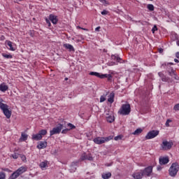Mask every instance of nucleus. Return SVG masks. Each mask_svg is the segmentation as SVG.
<instances>
[{
	"label": "nucleus",
	"instance_id": "f257e3e1",
	"mask_svg": "<svg viewBox=\"0 0 179 179\" xmlns=\"http://www.w3.org/2000/svg\"><path fill=\"white\" fill-rule=\"evenodd\" d=\"M152 173H153V167L150 166L143 170H141L139 172H135L133 173L132 177L134 179H142L143 177H150Z\"/></svg>",
	"mask_w": 179,
	"mask_h": 179
},
{
	"label": "nucleus",
	"instance_id": "f03ea898",
	"mask_svg": "<svg viewBox=\"0 0 179 179\" xmlns=\"http://www.w3.org/2000/svg\"><path fill=\"white\" fill-rule=\"evenodd\" d=\"M0 108L2 110L6 118H10L12 115V111L9 110V106L7 104L3 103V99H0Z\"/></svg>",
	"mask_w": 179,
	"mask_h": 179
},
{
	"label": "nucleus",
	"instance_id": "7ed1b4c3",
	"mask_svg": "<svg viewBox=\"0 0 179 179\" xmlns=\"http://www.w3.org/2000/svg\"><path fill=\"white\" fill-rule=\"evenodd\" d=\"M118 113L121 115H129L131 113V105L129 103L122 104Z\"/></svg>",
	"mask_w": 179,
	"mask_h": 179
},
{
	"label": "nucleus",
	"instance_id": "20e7f679",
	"mask_svg": "<svg viewBox=\"0 0 179 179\" xmlns=\"http://www.w3.org/2000/svg\"><path fill=\"white\" fill-rule=\"evenodd\" d=\"M178 171H179L178 163L177 162L173 163L169 170V176H171V177H176V176H177V173H178Z\"/></svg>",
	"mask_w": 179,
	"mask_h": 179
},
{
	"label": "nucleus",
	"instance_id": "39448f33",
	"mask_svg": "<svg viewBox=\"0 0 179 179\" xmlns=\"http://www.w3.org/2000/svg\"><path fill=\"white\" fill-rule=\"evenodd\" d=\"M63 128L64 124L61 123L58 124L57 127H54L52 130L50 131V136L61 134V131H62Z\"/></svg>",
	"mask_w": 179,
	"mask_h": 179
},
{
	"label": "nucleus",
	"instance_id": "423d86ee",
	"mask_svg": "<svg viewBox=\"0 0 179 179\" xmlns=\"http://www.w3.org/2000/svg\"><path fill=\"white\" fill-rule=\"evenodd\" d=\"M173 145H174V143L172 141H164L161 144L162 150H170V149L173 148Z\"/></svg>",
	"mask_w": 179,
	"mask_h": 179
},
{
	"label": "nucleus",
	"instance_id": "0eeeda50",
	"mask_svg": "<svg viewBox=\"0 0 179 179\" xmlns=\"http://www.w3.org/2000/svg\"><path fill=\"white\" fill-rule=\"evenodd\" d=\"M85 160H88L89 162H93L94 160V158H93V156L91 153H86L84 152L81 155L80 159L78 161L83 162Z\"/></svg>",
	"mask_w": 179,
	"mask_h": 179
},
{
	"label": "nucleus",
	"instance_id": "6e6552de",
	"mask_svg": "<svg viewBox=\"0 0 179 179\" xmlns=\"http://www.w3.org/2000/svg\"><path fill=\"white\" fill-rule=\"evenodd\" d=\"M159 134V131L158 130L150 131L145 136V139H153V138H156Z\"/></svg>",
	"mask_w": 179,
	"mask_h": 179
},
{
	"label": "nucleus",
	"instance_id": "1a4fd4ad",
	"mask_svg": "<svg viewBox=\"0 0 179 179\" xmlns=\"http://www.w3.org/2000/svg\"><path fill=\"white\" fill-rule=\"evenodd\" d=\"M79 160L76 162H73L71 163V166H70V173H75L76 171V169L79 164Z\"/></svg>",
	"mask_w": 179,
	"mask_h": 179
},
{
	"label": "nucleus",
	"instance_id": "9d476101",
	"mask_svg": "<svg viewBox=\"0 0 179 179\" xmlns=\"http://www.w3.org/2000/svg\"><path fill=\"white\" fill-rule=\"evenodd\" d=\"M49 20L52 22L53 24H57V23H58V17L55 15L50 14L49 15Z\"/></svg>",
	"mask_w": 179,
	"mask_h": 179
},
{
	"label": "nucleus",
	"instance_id": "9b49d317",
	"mask_svg": "<svg viewBox=\"0 0 179 179\" xmlns=\"http://www.w3.org/2000/svg\"><path fill=\"white\" fill-rule=\"evenodd\" d=\"M159 160V164L161 166L167 164V163H169V162H170L168 157H160Z\"/></svg>",
	"mask_w": 179,
	"mask_h": 179
},
{
	"label": "nucleus",
	"instance_id": "f8f14e48",
	"mask_svg": "<svg viewBox=\"0 0 179 179\" xmlns=\"http://www.w3.org/2000/svg\"><path fill=\"white\" fill-rule=\"evenodd\" d=\"M94 143H96V145H103V143H106L104 141V137H96L94 138Z\"/></svg>",
	"mask_w": 179,
	"mask_h": 179
},
{
	"label": "nucleus",
	"instance_id": "ddd939ff",
	"mask_svg": "<svg viewBox=\"0 0 179 179\" xmlns=\"http://www.w3.org/2000/svg\"><path fill=\"white\" fill-rule=\"evenodd\" d=\"M15 171L20 175L22 176L24 173H26L27 171V166H22L18 168Z\"/></svg>",
	"mask_w": 179,
	"mask_h": 179
},
{
	"label": "nucleus",
	"instance_id": "4468645a",
	"mask_svg": "<svg viewBox=\"0 0 179 179\" xmlns=\"http://www.w3.org/2000/svg\"><path fill=\"white\" fill-rule=\"evenodd\" d=\"M106 78H108V82H111V80L113 79V76L111 74H103V73H101L99 79H106Z\"/></svg>",
	"mask_w": 179,
	"mask_h": 179
},
{
	"label": "nucleus",
	"instance_id": "2eb2a0df",
	"mask_svg": "<svg viewBox=\"0 0 179 179\" xmlns=\"http://www.w3.org/2000/svg\"><path fill=\"white\" fill-rule=\"evenodd\" d=\"M167 71L169 73V75L170 76H175V79L178 80V77L176 76V71H174V69H173V67H170V69H167Z\"/></svg>",
	"mask_w": 179,
	"mask_h": 179
},
{
	"label": "nucleus",
	"instance_id": "dca6fc26",
	"mask_svg": "<svg viewBox=\"0 0 179 179\" xmlns=\"http://www.w3.org/2000/svg\"><path fill=\"white\" fill-rule=\"evenodd\" d=\"M64 48H66V50H69L70 52H75V48L72 45L69 43H66V44H64Z\"/></svg>",
	"mask_w": 179,
	"mask_h": 179
},
{
	"label": "nucleus",
	"instance_id": "f3484780",
	"mask_svg": "<svg viewBox=\"0 0 179 179\" xmlns=\"http://www.w3.org/2000/svg\"><path fill=\"white\" fill-rule=\"evenodd\" d=\"M47 148V141H40L37 145L38 149H45Z\"/></svg>",
	"mask_w": 179,
	"mask_h": 179
},
{
	"label": "nucleus",
	"instance_id": "a211bd4d",
	"mask_svg": "<svg viewBox=\"0 0 179 179\" xmlns=\"http://www.w3.org/2000/svg\"><path fill=\"white\" fill-rule=\"evenodd\" d=\"M8 89H9V87H8V85H6V84L5 83H3L0 85V91L3 92V93H5V92H6V90H8Z\"/></svg>",
	"mask_w": 179,
	"mask_h": 179
},
{
	"label": "nucleus",
	"instance_id": "6ab92c4d",
	"mask_svg": "<svg viewBox=\"0 0 179 179\" xmlns=\"http://www.w3.org/2000/svg\"><path fill=\"white\" fill-rule=\"evenodd\" d=\"M32 139L33 141H41L43 139V136H41L40 133H38L32 135Z\"/></svg>",
	"mask_w": 179,
	"mask_h": 179
},
{
	"label": "nucleus",
	"instance_id": "aec40b11",
	"mask_svg": "<svg viewBox=\"0 0 179 179\" xmlns=\"http://www.w3.org/2000/svg\"><path fill=\"white\" fill-rule=\"evenodd\" d=\"M158 75L159 78H161L162 82H168L169 78L162 73V72H159Z\"/></svg>",
	"mask_w": 179,
	"mask_h": 179
},
{
	"label": "nucleus",
	"instance_id": "412c9836",
	"mask_svg": "<svg viewBox=\"0 0 179 179\" xmlns=\"http://www.w3.org/2000/svg\"><path fill=\"white\" fill-rule=\"evenodd\" d=\"M115 96V94H114V92H111L109 94V97L108 99V103H110V104H113L114 103V97Z\"/></svg>",
	"mask_w": 179,
	"mask_h": 179
},
{
	"label": "nucleus",
	"instance_id": "4be33fe9",
	"mask_svg": "<svg viewBox=\"0 0 179 179\" xmlns=\"http://www.w3.org/2000/svg\"><path fill=\"white\" fill-rule=\"evenodd\" d=\"M111 173L110 172H108V173H103L101 174V177L103 179H109L111 178Z\"/></svg>",
	"mask_w": 179,
	"mask_h": 179
},
{
	"label": "nucleus",
	"instance_id": "5701e85b",
	"mask_svg": "<svg viewBox=\"0 0 179 179\" xmlns=\"http://www.w3.org/2000/svg\"><path fill=\"white\" fill-rule=\"evenodd\" d=\"M27 138H29V135L24 133H22L21 137L20 138V141H21V142H26V140L27 139Z\"/></svg>",
	"mask_w": 179,
	"mask_h": 179
},
{
	"label": "nucleus",
	"instance_id": "b1692460",
	"mask_svg": "<svg viewBox=\"0 0 179 179\" xmlns=\"http://www.w3.org/2000/svg\"><path fill=\"white\" fill-rule=\"evenodd\" d=\"M20 175H19L17 171H14L10 176V179H16L17 177H19Z\"/></svg>",
	"mask_w": 179,
	"mask_h": 179
},
{
	"label": "nucleus",
	"instance_id": "393cba45",
	"mask_svg": "<svg viewBox=\"0 0 179 179\" xmlns=\"http://www.w3.org/2000/svg\"><path fill=\"white\" fill-rule=\"evenodd\" d=\"M114 120H115V118H114V116L113 115H109L106 117V121L110 124H111L112 122H114Z\"/></svg>",
	"mask_w": 179,
	"mask_h": 179
},
{
	"label": "nucleus",
	"instance_id": "a878e982",
	"mask_svg": "<svg viewBox=\"0 0 179 179\" xmlns=\"http://www.w3.org/2000/svg\"><path fill=\"white\" fill-rule=\"evenodd\" d=\"M6 43H7V45H8L9 47L8 50H10V51H15V49L13 48V45H12V41H6Z\"/></svg>",
	"mask_w": 179,
	"mask_h": 179
},
{
	"label": "nucleus",
	"instance_id": "bb28decb",
	"mask_svg": "<svg viewBox=\"0 0 179 179\" xmlns=\"http://www.w3.org/2000/svg\"><path fill=\"white\" fill-rule=\"evenodd\" d=\"M111 58L113 61H117V62H121V58L117 55H113Z\"/></svg>",
	"mask_w": 179,
	"mask_h": 179
},
{
	"label": "nucleus",
	"instance_id": "cd10ccee",
	"mask_svg": "<svg viewBox=\"0 0 179 179\" xmlns=\"http://www.w3.org/2000/svg\"><path fill=\"white\" fill-rule=\"evenodd\" d=\"M143 129L141 128L136 129L134 132L132 133L133 135H139L140 134H142Z\"/></svg>",
	"mask_w": 179,
	"mask_h": 179
},
{
	"label": "nucleus",
	"instance_id": "c85d7f7f",
	"mask_svg": "<svg viewBox=\"0 0 179 179\" xmlns=\"http://www.w3.org/2000/svg\"><path fill=\"white\" fill-rule=\"evenodd\" d=\"M90 75H91V76H96V78H100L101 73L91 71L90 73Z\"/></svg>",
	"mask_w": 179,
	"mask_h": 179
},
{
	"label": "nucleus",
	"instance_id": "c756f323",
	"mask_svg": "<svg viewBox=\"0 0 179 179\" xmlns=\"http://www.w3.org/2000/svg\"><path fill=\"white\" fill-rule=\"evenodd\" d=\"M2 57H3V58H6V59H11V58H13V56H12V55H8L6 53H2Z\"/></svg>",
	"mask_w": 179,
	"mask_h": 179
},
{
	"label": "nucleus",
	"instance_id": "7c9ffc66",
	"mask_svg": "<svg viewBox=\"0 0 179 179\" xmlns=\"http://www.w3.org/2000/svg\"><path fill=\"white\" fill-rule=\"evenodd\" d=\"M169 65H174V64L171 63H171H167V64L165 63L164 64H162V66H164V68L165 69H169L171 68V66H170Z\"/></svg>",
	"mask_w": 179,
	"mask_h": 179
},
{
	"label": "nucleus",
	"instance_id": "2f4dec72",
	"mask_svg": "<svg viewBox=\"0 0 179 179\" xmlns=\"http://www.w3.org/2000/svg\"><path fill=\"white\" fill-rule=\"evenodd\" d=\"M147 8L150 12H153V10H155V6H153V4H148V5H147Z\"/></svg>",
	"mask_w": 179,
	"mask_h": 179
},
{
	"label": "nucleus",
	"instance_id": "473e14b6",
	"mask_svg": "<svg viewBox=\"0 0 179 179\" xmlns=\"http://www.w3.org/2000/svg\"><path fill=\"white\" fill-rule=\"evenodd\" d=\"M20 157L21 158L22 162H23L24 163H27V158L26 157V155H20Z\"/></svg>",
	"mask_w": 179,
	"mask_h": 179
},
{
	"label": "nucleus",
	"instance_id": "72a5a7b5",
	"mask_svg": "<svg viewBox=\"0 0 179 179\" xmlns=\"http://www.w3.org/2000/svg\"><path fill=\"white\" fill-rule=\"evenodd\" d=\"M39 166H40L41 169H45L47 166V162L45 161V162H41Z\"/></svg>",
	"mask_w": 179,
	"mask_h": 179
},
{
	"label": "nucleus",
	"instance_id": "f704fd0d",
	"mask_svg": "<svg viewBox=\"0 0 179 179\" xmlns=\"http://www.w3.org/2000/svg\"><path fill=\"white\" fill-rule=\"evenodd\" d=\"M38 133L41 135V136H44L47 134V130L46 129H42V130L39 131Z\"/></svg>",
	"mask_w": 179,
	"mask_h": 179
},
{
	"label": "nucleus",
	"instance_id": "c9c22d12",
	"mask_svg": "<svg viewBox=\"0 0 179 179\" xmlns=\"http://www.w3.org/2000/svg\"><path fill=\"white\" fill-rule=\"evenodd\" d=\"M67 127H69V129H70V131H71V129H75V128H76V127L75 125H73L72 123H69L67 124Z\"/></svg>",
	"mask_w": 179,
	"mask_h": 179
},
{
	"label": "nucleus",
	"instance_id": "e433bc0d",
	"mask_svg": "<svg viewBox=\"0 0 179 179\" xmlns=\"http://www.w3.org/2000/svg\"><path fill=\"white\" fill-rule=\"evenodd\" d=\"M113 139V136H109L108 137H104V142H108L109 141H111Z\"/></svg>",
	"mask_w": 179,
	"mask_h": 179
},
{
	"label": "nucleus",
	"instance_id": "4c0bfd02",
	"mask_svg": "<svg viewBox=\"0 0 179 179\" xmlns=\"http://www.w3.org/2000/svg\"><path fill=\"white\" fill-rule=\"evenodd\" d=\"M11 156H12L13 159H16L19 158V156H20V155H19L17 153H14Z\"/></svg>",
	"mask_w": 179,
	"mask_h": 179
},
{
	"label": "nucleus",
	"instance_id": "58836bf2",
	"mask_svg": "<svg viewBox=\"0 0 179 179\" xmlns=\"http://www.w3.org/2000/svg\"><path fill=\"white\" fill-rule=\"evenodd\" d=\"M6 177V175H5L4 172H0V179H5Z\"/></svg>",
	"mask_w": 179,
	"mask_h": 179
},
{
	"label": "nucleus",
	"instance_id": "ea45409f",
	"mask_svg": "<svg viewBox=\"0 0 179 179\" xmlns=\"http://www.w3.org/2000/svg\"><path fill=\"white\" fill-rule=\"evenodd\" d=\"M114 139L115 141H121V139H122V135H119V136H117L114 138Z\"/></svg>",
	"mask_w": 179,
	"mask_h": 179
},
{
	"label": "nucleus",
	"instance_id": "a19ab883",
	"mask_svg": "<svg viewBox=\"0 0 179 179\" xmlns=\"http://www.w3.org/2000/svg\"><path fill=\"white\" fill-rule=\"evenodd\" d=\"M45 22L48 24V27H51V22H50V18H45Z\"/></svg>",
	"mask_w": 179,
	"mask_h": 179
},
{
	"label": "nucleus",
	"instance_id": "79ce46f5",
	"mask_svg": "<svg viewBox=\"0 0 179 179\" xmlns=\"http://www.w3.org/2000/svg\"><path fill=\"white\" fill-rule=\"evenodd\" d=\"M155 31H157V26L155 25L152 29V32L155 34Z\"/></svg>",
	"mask_w": 179,
	"mask_h": 179
},
{
	"label": "nucleus",
	"instance_id": "37998d69",
	"mask_svg": "<svg viewBox=\"0 0 179 179\" xmlns=\"http://www.w3.org/2000/svg\"><path fill=\"white\" fill-rule=\"evenodd\" d=\"M173 109L175 110V111H179V103H177L176 105H175V106L173 107Z\"/></svg>",
	"mask_w": 179,
	"mask_h": 179
},
{
	"label": "nucleus",
	"instance_id": "c03bdc74",
	"mask_svg": "<svg viewBox=\"0 0 179 179\" xmlns=\"http://www.w3.org/2000/svg\"><path fill=\"white\" fill-rule=\"evenodd\" d=\"M69 131H70V129H64L62 131V134H68V132H69Z\"/></svg>",
	"mask_w": 179,
	"mask_h": 179
},
{
	"label": "nucleus",
	"instance_id": "a18cd8bd",
	"mask_svg": "<svg viewBox=\"0 0 179 179\" xmlns=\"http://www.w3.org/2000/svg\"><path fill=\"white\" fill-rule=\"evenodd\" d=\"M170 122H171V120L170 119H168L165 123L166 127H170Z\"/></svg>",
	"mask_w": 179,
	"mask_h": 179
},
{
	"label": "nucleus",
	"instance_id": "49530a36",
	"mask_svg": "<svg viewBox=\"0 0 179 179\" xmlns=\"http://www.w3.org/2000/svg\"><path fill=\"white\" fill-rule=\"evenodd\" d=\"M101 15H108V11L106 10H103V11H101Z\"/></svg>",
	"mask_w": 179,
	"mask_h": 179
},
{
	"label": "nucleus",
	"instance_id": "de8ad7c7",
	"mask_svg": "<svg viewBox=\"0 0 179 179\" xmlns=\"http://www.w3.org/2000/svg\"><path fill=\"white\" fill-rule=\"evenodd\" d=\"M103 101H106V97H104V96H101L100 98V103H103Z\"/></svg>",
	"mask_w": 179,
	"mask_h": 179
},
{
	"label": "nucleus",
	"instance_id": "09e8293b",
	"mask_svg": "<svg viewBox=\"0 0 179 179\" xmlns=\"http://www.w3.org/2000/svg\"><path fill=\"white\" fill-rule=\"evenodd\" d=\"M15 3H19V2H22L24 0H12Z\"/></svg>",
	"mask_w": 179,
	"mask_h": 179
},
{
	"label": "nucleus",
	"instance_id": "8fccbe9b",
	"mask_svg": "<svg viewBox=\"0 0 179 179\" xmlns=\"http://www.w3.org/2000/svg\"><path fill=\"white\" fill-rule=\"evenodd\" d=\"M78 29H81L82 30H85V31H89V29H86V28H82L80 27H78Z\"/></svg>",
	"mask_w": 179,
	"mask_h": 179
},
{
	"label": "nucleus",
	"instance_id": "3c124183",
	"mask_svg": "<svg viewBox=\"0 0 179 179\" xmlns=\"http://www.w3.org/2000/svg\"><path fill=\"white\" fill-rule=\"evenodd\" d=\"M108 65L109 66H113V65H115V62L108 63Z\"/></svg>",
	"mask_w": 179,
	"mask_h": 179
},
{
	"label": "nucleus",
	"instance_id": "603ef678",
	"mask_svg": "<svg viewBox=\"0 0 179 179\" xmlns=\"http://www.w3.org/2000/svg\"><path fill=\"white\" fill-rule=\"evenodd\" d=\"M1 170H2L3 171H9V169L2 168Z\"/></svg>",
	"mask_w": 179,
	"mask_h": 179
},
{
	"label": "nucleus",
	"instance_id": "864d4df0",
	"mask_svg": "<svg viewBox=\"0 0 179 179\" xmlns=\"http://www.w3.org/2000/svg\"><path fill=\"white\" fill-rule=\"evenodd\" d=\"M100 2H101L102 3H107V1L106 0H99Z\"/></svg>",
	"mask_w": 179,
	"mask_h": 179
},
{
	"label": "nucleus",
	"instance_id": "5fc2aeb1",
	"mask_svg": "<svg viewBox=\"0 0 179 179\" xmlns=\"http://www.w3.org/2000/svg\"><path fill=\"white\" fill-rule=\"evenodd\" d=\"M100 29H101L100 27H97L95 29V31H100Z\"/></svg>",
	"mask_w": 179,
	"mask_h": 179
},
{
	"label": "nucleus",
	"instance_id": "6e6d98bb",
	"mask_svg": "<svg viewBox=\"0 0 179 179\" xmlns=\"http://www.w3.org/2000/svg\"><path fill=\"white\" fill-rule=\"evenodd\" d=\"M176 58H178L179 59V52H177L176 53Z\"/></svg>",
	"mask_w": 179,
	"mask_h": 179
},
{
	"label": "nucleus",
	"instance_id": "4d7b16f0",
	"mask_svg": "<svg viewBox=\"0 0 179 179\" xmlns=\"http://www.w3.org/2000/svg\"><path fill=\"white\" fill-rule=\"evenodd\" d=\"M159 52H160V53L163 52V48H159Z\"/></svg>",
	"mask_w": 179,
	"mask_h": 179
},
{
	"label": "nucleus",
	"instance_id": "13d9d810",
	"mask_svg": "<svg viewBox=\"0 0 179 179\" xmlns=\"http://www.w3.org/2000/svg\"><path fill=\"white\" fill-rule=\"evenodd\" d=\"M157 170H158V171H160V170H162V166H158Z\"/></svg>",
	"mask_w": 179,
	"mask_h": 179
},
{
	"label": "nucleus",
	"instance_id": "bf43d9fd",
	"mask_svg": "<svg viewBox=\"0 0 179 179\" xmlns=\"http://www.w3.org/2000/svg\"><path fill=\"white\" fill-rule=\"evenodd\" d=\"M174 61H175L177 64H178V62H179L178 59H174Z\"/></svg>",
	"mask_w": 179,
	"mask_h": 179
},
{
	"label": "nucleus",
	"instance_id": "052dcab7",
	"mask_svg": "<svg viewBox=\"0 0 179 179\" xmlns=\"http://www.w3.org/2000/svg\"><path fill=\"white\" fill-rule=\"evenodd\" d=\"M5 38V36H1V40H3Z\"/></svg>",
	"mask_w": 179,
	"mask_h": 179
},
{
	"label": "nucleus",
	"instance_id": "680f3d73",
	"mask_svg": "<svg viewBox=\"0 0 179 179\" xmlns=\"http://www.w3.org/2000/svg\"><path fill=\"white\" fill-rule=\"evenodd\" d=\"M176 44H177V45L179 46V41H178L176 42Z\"/></svg>",
	"mask_w": 179,
	"mask_h": 179
},
{
	"label": "nucleus",
	"instance_id": "e2e57ef3",
	"mask_svg": "<svg viewBox=\"0 0 179 179\" xmlns=\"http://www.w3.org/2000/svg\"><path fill=\"white\" fill-rule=\"evenodd\" d=\"M65 80H68V78H65Z\"/></svg>",
	"mask_w": 179,
	"mask_h": 179
},
{
	"label": "nucleus",
	"instance_id": "0e129e2a",
	"mask_svg": "<svg viewBox=\"0 0 179 179\" xmlns=\"http://www.w3.org/2000/svg\"><path fill=\"white\" fill-rule=\"evenodd\" d=\"M31 37H33V34H31Z\"/></svg>",
	"mask_w": 179,
	"mask_h": 179
},
{
	"label": "nucleus",
	"instance_id": "69168bd1",
	"mask_svg": "<svg viewBox=\"0 0 179 179\" xmlns=\"http://www.w3.org/2000/svg\"><path fill=\"white\" fill-rule=\"evenodd\" d=\"M150 1H153V0H150Z\"/></svg>",
	"mask_w": 179,
	"mask_h": 179
}]
</instances>
